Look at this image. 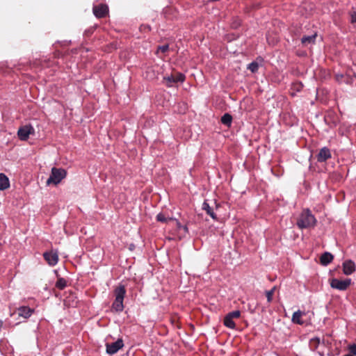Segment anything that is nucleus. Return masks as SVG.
<instances>
[{
  "label": "nucleus",
  "instance_id": "1",
  "mask_svg": "<svg viewBox=\"0 0 356 356\" xmlns=\"http://www.w3.org/2000/svg\"><path fill=\"white\" fill-rule=\"evenodd\" d=\"M316 222V220L314 216L309 209H306L300 213L297 220V225L300 229H306L314 227Z\"/></svg>",
  "mask_w": 356,
  "mask_h": 356
},
{
  "label": "nucleus",
  "instance_id": "2",
  "mask_svg": "<svg viewBox=\"0 0 356 356\" xmlns=\"http://www.w3.org/2000/svg\"><path fill=\"white\" fill-rule=\"evenodd\" d=\"M115 299L112 305V308L117 312H120L124 309L123 300L126 294V289L124 285H119L114 290Z\"/></svg>",
  "mask_w": 356,
  "mask_h": 356
},
{
  "label": "nucleus",
  "instance_id": "3",
  "mask_svg": "<svg viewBox=\"0 0 356 356\" xmlns=\"http://www.w3.org/2000/svg\"><path fill=\"white\" fill-rule=\"evenodd\" d=\"M67 172L63 168H53L49 177L47 180V184L55 185L59 184L66 177Z\"/></svg>",
  "mask_w": 356,
  "mask_h": 356
},
{
  "label": "nucleus",
  "instance_id": "4",
  "mask_svg": "<svg viewBox=\"0 0 356 356\" xmlns=\"http://www.w3.org/2000/svg\"><path fill=\"white\" fill-rule=\"evenodd\" d=\"M241 316V312L238 310H236L232 312L228 313L224 318V325L230 329H234L236 327V324L234 321V319L238 318Z\"/></svg>",
  "mask_w": 356,
  "mask_h": 356
},
{
  "label": "nucleus",
  "instance_id": "5",
  "mask_svg": "<svg viewBox=\"0 0 356 356\" xmlns=\"http://www.w3.org/2000/svg\"><path fill=\"white\" fill-rule=\"evenodd\" d=\"M351 280L346 279L341 280L339 279L334 278L330 282V286L333 289H338L339 291H345L350 285Z\"/></svg>",
  "mask_w": 356,
  "mask_h": 356
},
{
  "label": "nucleus",
  "instance_id": "6",
  "mask_svg": "<svg viewBox=\"0 0 356 356\" xmlns=\"http://www.w3.org/2000/svg\"><path fill=\"white\" fill-rule=\"evenodd\" d=\"M34 134V128L29 124L21 127L17 131V136L21 140H26L29 135Z\"/></svg>",
  "mask_w": 356,
  "mask_h": 356
},
{
  "label": "nucleus",
  "instance_id": "7",
  "mask_svg": "<svg viewBox=\"0 0 356 356\" xmlns=\"http://www.w3.org/2000/svg\"><path fill=\"white\" fill-rule=\"evenodd\" d=\"M124 346L123 341L120 339L111 343H106V353L109 355L116 353Z\"/></svg>",
  "mask_w": 356,
  "mask_h": 356
},
{
  "label": "nucleus",
  "instance_id": "8",
  "mask_svg": "<svg viewBox=\"0 0 356 356\" xmlns=\"http://www.w3.org/2000/svg\"><path fill=\"white\" fill-rule=\"evenodd\" d=\"M44 259L47 261L49 265L54 266L57 264L58 261V255L56 252L50 251L43 254Z\"/></svg>",
  "mask_w": 356,
  "mask_h": 356
},
{
  "label": "nucleus",
  "instance_id": "9",
  "mask_svg": "<svg viewBox=\"0 0 356 356\" xmlns=\"http://www.w3.org/2000/svg\"><path fill=\"white\" fill-rule=\"evenodd\" d=\"M108 12L106 5L100 4L93 7V13L97 17L102 18L106 16Z\"/></svg>",
  "mask_w": 356,
  "mask_h": 356
},
{
  "label": "nucleus",
  "instance_id": "10",
  "mask_svg": "<svg viewBox=\"0 0 356 356\" xmlns=\"http://www.w3.org/2000/svg\"><path fill=\"white\" fill-rule=\"evenodd\" d=\"M355 264L352 260H347L343 263V272L345 275H349L355 271Z\"/></svg>",
  "mask_w": 356,
  "mask_h": 356
},
{
  "label": "nucleus",
  "instance_id": "11",
  "mask_svg": "<svg viewBox=\"0 0 356 356\" xmlns=\"http://www.w3.org/2000/svg\"><path fill=\"white\" fill-rule=\"evenodd\" d=\"M330 158H331V152L326 147L321 148L317 154V161L318 162H324Z\"/></svg>",
  "mask_w": 356,
  "mask_h": 356
},
{
  "label": "nucleus",
  "instance_id": "12",
  "mask_svg": "<svg viewBox=\"0 0 356 356\" xmlns=\"http://www.w3.org/2000/svg\"><path fill=\"white\" fill-rule=\"evenodd\" d=\"M17 312L19 316L28 318L33 314L34 309L26 306H22L17 309Z\"/></svg>",
  "mask_w": 356,
  "mask_h": 356
},
{
  "label": "nucleus",
  "instance_id": "13",
  "mask_svg": "<svg viewBox=\"0 0 356 356\" xmlns=\"http://www.w3.org/2000/svg\"><path fill=\"white\" fill-rule=\"evenodd\" d=\"M10 181L8 177L3 173H0V191H4L9 188Z\"/></svg>",
  "mask_w": 356,
  "mask_h": 356
},
{
  "label": "nucleus",
  "instance_id": "14",
  "mask_svg": "<svg viewBox=\"0 0 356 356\" xmlns=\"http://www.w3.org/2000/svg\"><path fill=\"white\" fill-rule=\"evenodd\" d=\"M333 258L334 257L331 253L325 252L321 257V263L324 266H327L332 262Z\"/></svg>",
  "mask_w": 356,
  "mask_h": 356
},
{
  "label": "nucleus",
  "instance_id": "15",
  "mask_svg": "<svg viewBox=\"0 0 356 356\" xmlns=\"http://www.w3.org/2000/svg\"><path fill=\"white\" fill-rule=\"evenodd\" d=\"M316 38V33L309 36H304L301 39V42L304 46H308L309 44L314 43Z\"/></svg>",
  "mask_w": 356,
  "mask_h": 356
},
{
  "label": "nucleus",
  "instance_id": "16",
  "mask_svg": "<svg viewBox=\"0 0 356 356\" xmlns=\"http://www.w3.org/2000/svg\"><path fill=\"white\" fill-rule=\"evenodd\" d=\"M303 314L304 313L300 310L294 312L291 319L292 322L298 325H302L303 321H302L301 318Z\"/></svg>",
  "mask_w": 356,
  "mask_h": 356
},
{
  "label": "nucleus",
  "instance_id": "17",
  "mask_svg": "<svg viewBox=\"0 0 356 356\" xmlns=\"http://www.w3.org/2000/svg\"><path fill=\"white\" fill-rule=\"evenodd\" d=\"M202 209L204 210H205L207 211V214H209L213 219H214V220L217 219V217H216L215 213L213 212V209L209 206V204L207 202H204L203 203Z\"/></svg>",
  "mask_w": 356,
  "mask_h": 356
},
{
  "label": "nucleus",
  "instance_id": "18",
  "mask_svg": "<svg viewBox=\"0 0 356 356\" xmlns=\"http://www.w3.org/2000/svg\"><path fill=\"white\" fill-rule=\"evenodd\" d=\"M232 122V117L229 113L224 114L221 118V122L228 127H229L231 126Z\"/></svg>",
  "mask_w": 356,
  "mask_h": 356
},
{
  "label": "nucleus",
  "instance_id": "19",
  "mask_svg": "<svg viewBox=\"0 0 356 356\" xmlns=\"http://www.w3.org/2000/svg\"><path fill=\"white\" fill-rule=\"evenodd\" d=\"M163 83L168 87H172L173 85L175 83L174 74H171L170 76H165L163 78Z\"/></svg>",
  "mask_w": 356,
  "mask_h": 356
},
{
  "label": "nucleus",
  "instance_id": "20",
  "mask_svg": "<svg viewBox=\"0 0 356 356\" xmlns=\"http://www.w3.org/2000/svg\"><path fill=\"white\" fill-rule=\"evenodd\" d=\"M66 286L67 282L64 278H59L56 283V287L60 290L63 289Z\"/></svg>",
  "mask_w": 356,
  "mask_h": 356
},
{
  "label": "nucleus",
  "instance_id": "21",
  "mask_svg": "<svg viewBox=\"0 0 356 356\" xmlns=\"http://www.w3.org/2000/svg\"><path fill=\"white\" fill-rule=\"evenodd\" d=\"M175 83L180 82L183 83L185 80V75L181 73H175L174 74Z\"/></svg>",
  "mask_w": 356,
  "mask_h": 356
},
{
  "label": "nucleus",
  "instance_id": "22",
  "mask_svg": "<svg viewBox=\"0 0 356 356\" xmlns=\"http://www.w3.org/2000/svg\"><path fill=\"white\" fill-rule=\"evenodd\" d=\"M171 218H166L163 213H160L156 216V219L159 222H168L169 221L173 222V220H170Z\"/></svg>",
  "mask_w": 356,
  "mask_h": 356
},
{
  "label": "nucleus",
  "instance_id": "23",
  "mask_svg": "<svg viewBox=\"0 0 356 356\" xmlns=\"http://www.w3.org/2000/svg\"><path fill=\"white\" fill-rule=\"evenodd\" d=\"M275 290V287H273L272 289L266 291L268 302H270L272 301Z\"/></svg>",
  "mask_w": 356,
  "mask_h": 356
},
{
  "label": "nucleus",
  "instance_id": "24",
  "mask_svg": "<svg viewBox=\"0 0 356 356\" xmlns=\"http://www.w3.org/2000/svg\"><path fill=\"white\" fill-rule=\"evenodd\" d=\"M248 68L252 72H256L258 70L259 65L256 62H252L248 65Z\"/></svg>",
  "mask_w": 356,
  "mask_h": 356
},
{
  "label": "nucleus",
  "instance_id": "25",
  "mask_svg": "<svg viewBox=\"0 0 356 356\" xmlns=\"http://www.w3.org/2000/svg\"><path fill=\"white\" fill-rule=\"evenodd\" d=\"M170 220H173V222L175 223L176 226L178 229H183L185 232H188V227L186 226H183L180 224V222L175 218H170Z\"/></svg>",
  "mask_w": 356,
  "mask_h": 356
},
{
  "label": "nucleus",
  "instance_id": "26",
  "mask_svg": "<svg viewBox=\"0 0 356 356\" xmlns=\"http://www.w3.org/2000/svg\"><path fill=\"white\" fill-rule=\"evenodd\" d=\"M348 350L350 351V353H351L350 355L355 356L356 355V344H351L348 346Z\"/></svg>",
  "mask_w": 356,
  "mask_h": 356
},
{
  "label": "nucleus",
  "instance_id": "27",
  "mask_svg": "<svg viewBox=\"0 0 356 356\" xmlns=\"http://www.w3.org/2000/svg\"><path fill=\"white\" fill-rule=\"evenodd\" d=\"M336 80L339 82L347 81L346 78L343 74H337Z\"/></svg>",
  "mask_w": 356,
  "mask_h": 356
},
{
  "label": "nucleus",
  "instance_id": "28",
  "mask_svg": "<svg viewBox=\"0 0 356 356\" xmlns=\"http://www.w3.org/2000/svg\"><path fill=\"white\" fill-rule=\"evenodd\" d=\"M168 45H163L159 47L158 51H161V52L164 53L168 49Z\"/></svg>",
  "mask_w": 356,
  "mask_h": 356
},
{
  "label": "nucleus",
  "instance_id": "29",
  "mask_svg": "<svg viewBox=\"0 0 356 356\" xmlns=\"http://www.w3.org/2000/svg\"><path fill=\"white\" fill-rule=\"evenodd\" d=\"M351 18L353 22H356V10L353 12Z\"/></svg>",
  "mask_w": 356,
  "mask_h": 356
},
{
  "label": "nucleus",
  "instance_id": "30",
  "mask_svg": "<svg viewBox=\"0 0 356 356\" xmlns=\"http://www.w3.org/2000/svg\"><path fill=\"white\" fill-rule=\"evenodd\" d=\"M3 324V322L1 320H0V328L2 327Z\"/></svg>",
  "mask_w": 356,
  "mask_h": 356
},
{
  "label": "nucleus",
  "instance_id": "31",
  "mask_svg": "<svg viewBox=\"0 0 356 356\" xmlns=\"http://www.w3.org/2000/svg\"><path fill=\"white\" fill-rule=\"evenodd\" d=\"M343 356H353V355H350V354H348V355H343Z\"/></svg>",
  "mask_w": 356,
  "mask_h": 356
}]
</instances>
